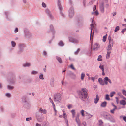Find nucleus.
Returning <instances> with one entry per match:
<instances>
[{"label": "nucleus", "instance_id": "1", "mask_svg": "<svg viewBox=\"0 0 126 126\" xmlns=\"http://www.w3.org/2000/svg\"><path fill=\"white\" fill-rule=\"evenodd\" d=\"M104 5L106 8H108L109 7V5L108 3L107 0H105L104 1L102 2L100 4L99 9L101 12L102 13H103L104 12Z\"/></svg>", "mask_w": 126, "mask_h": 126}, {"label": "nucleus", "instance_id": "2", "mask_svg": "<svg viewBox=\"0 0 126 126\" xmlns=\"http://www.w3.org/2000/svg\"><path fill=\"white\" fill-rule=\"evenodd\" d=\"M9 76L7 79V81L10 84H14L16 81L15 75L11 73L9 74Z\"/></svg>", "mask_w": 126, "mask_h": 126}, {"label": "nucleus", "instance_id": "3", "mask_svg": "<svg viewBox=\"0 0 126 126\" xmlns=\"http://www.w3.org/2000/svg\"><path fill=\"white\" fill-rule=\"evenodd\" d=\"M24 37L28 39H30L33 37L32 34L28 29H25L24 30Z\"/></svg>", "mask_w": 126, "mask_h": 126}, {"label": "nucleus", "instance_id": "4", "mask_svg": "<svg viewBox=\"0 0 126 126\" xmlns=\"http://www.w3.org/2000/svg\"><path fill=\"white\" fill-rule=\"evenodd\" d=\"M102 115L105 119L111 122H114V120L111 115L108 113L104 112L102 114Z\"/></svg>", "mask_w": 126, "mask_h": 126}, {"label": "nucleus", "instance_id": "5", "mask_svg": "<svg viewBox=\"0 0 126 126\" xmlns=\"http://www.w3.org/2000/svg\"><path fill=\"white\" fill-rule=\"evenodd\" d=\"M25 47V44L23 43H20L18 44V50L17 51V53L20 54L22 53L24 50V48Z\"/></svg>", "mask_w": 126, "mask_h": 126}, {"label": "nucleus", "instance_id": "6", "mask_svg": "<svg viewBox=\"0 0 126 126\" xmlns=\"http://www.w3.org/2000/svg\"><path fill=\"white\" fill-rule=\"evenodd\" d=\"M61 94L59 93L55 94L54 96V100L57 103H60L61 99Z\"/></svg>", "mask_w": 126, "mask_h": 126}, {"label": "nucleus", "instance_id": "7", "mask_svg": "<svg viewBox=\"0 0 126 126\" xmlns=\"http://www.w3.org/2000/svg\"><path fill=\"white\" fill-rule=\"evenodd\" d=\"M78 94L79 98L83 101H85L87 98L88 94H84L81 91H79Z\"/></svg>", "mask_w": 126, "mask_h": 126}, {"label": "nucleus", "instance_id": "8", "mask_svg": "<svg viewBox=\"0 0 126 126\" xmlns=\"http://www.w3.org/2000/svg\"><path fill=\"white\" fill-rule=\"evenodd\" d=\"M36 116L37 121L39 122H42L44 120V116L42 113L38 112H36Z\"/></svg>", "mask_w": 126, "mask_h": 126}, {"label": "nucleus", "instance_id": "9", "mask_svg": "<svg viewBox=\"0 0 126 126\" xmlns=\"http://www.w3.org/2000/svg\"><path fill=\"white\" fill-rule=\"evenodd\" d=\"M69 41L75 44H77L79 43V41L78 39L74 38L72 36L68 37Z\"/></svg>", "mask_w": 126, "mask_h": 126}, {"label": "nucleus", "instance_id": "10", "mask_svg": "<svg viewBox=\"0 0 126 126\" xmlns=\"http://www.w3.org/2000/svg\"><path fill=\"white\" fill-rule=\"evenodd\" d=\"M68 16L70 18H72L74 14V9L73 7H71L69 8L68 11Z\"/></svg>", "mask_w": 126, "mask_h": 126}, {"label": "nucleus", "instance_id": "11", "mask_svg": "<svg viewBox=\"0 0 126 126\" xmlns=\"http://www.w3.org/2000/svg\"><path fill=\"white\" fill-rule=\"evenodd\" d=\"M45 11L46 14H47L48 16L51 19H53V17L52 14L49 9H46Z\"/></svg>", "mask_w": 126, "mask_h": 126}, {"label": "nucleus", "instance_id": "12", "mask_svg": "<svg viewBox=\"0 0 126 126\" xmlns=\"http://www.w3.org/2000/svg\"><path fill=\"white\" fill-rule=\"evenodd\" d=\"M99 47V46L97 43H95L94 45L92 47V46H91V52L92 51V50H97L98 48Z\"/></svg>", "mask_w": 126, "mask_h": 126}, {"label": "nucleus", "instance_id": "13", "mask_svg": "<svg viewBox=\"0 0 126 126\" xmlns=\"http://www.w3.org/2000/svg\"><path fill=\"white\" fill-rule=\"evenodd\" d=\"M31 66V63H30L26 62L22 64V66L23 67H29Z\"/></svg>", "mask_w": 126, "mask_h": 126}, {"label": "nucleus", "instance_id": "14", "mask_svg": "<svg viewBox=\"0 0 126 126\" xmlns=\"http://www.w3.org/2000/svg\"><path fill=\"white\" fill-rule=\"evenodd\" d=\"M23 102H24V107L25 108L27 109H29L30 107V105L28 103L27 101L25 100H23Z\"/></svg>", "mask_w": 126, "mask_h": 126}, {"label": "nucleus", "instance_id": "15", "mask_svg": "<svg viewBox=\"0 0 126 126\" xmlns=\"http://www.w3.org/2000/svg\"><path fill=\"white\" fill-rule=\"evenodd\" d=\"M51 32L53 33H55V31L54 29V27L53 25H51L50 26L49 31H47L48 32Z\"/></svg>", "mask_w": 126, "mask_h": 126}, {"label": "nucleus", "instance_id": "16", "mask_svg": "<svg viewBox=\"0 0 126 126\" xmlns=\"http://www.w3.org/2000/svg\"><path fill=\"white\" fill-rule=\"evenodd\" d=\"M76 121L78 125V126H80L81 125V123L79 116H77L76 117Z\"/></svg>", "mask_w": 126, "mask_h": 126}, {"label": "nucleus", "instance_id": "17", "mask_svg": "<svg viewBox=\"0 0 126 126\" xmlns=\"http://www.w3.org/2000/svg\"><path fill=\"white\" fill-rule=\"evenodd\" d=\"M54 78H52L51 79L50 82V85L52 87H53L54 86Z\"/></svg>", "mask_w": 126, "mask_h": 126}, {"label": "nucleus", "instance_id": "18", "mask_svg": "<svg viewBox=\"0 0 126 126\" xmlns=\"http://www.w3.org/2000/svg\"><path fill=\"white\" fill-rule=\"evenodd\" d=\"M99 99V97L97 94L96 95V98L94 99V102L95 104H97L98 102Z\"/></svg>", "mask_w": 126, "mask_h": 126}, {"label": "nucleus", "instance_id": "19", "mask_svg": "<svg viewBox=\"0 0 126 126\" xmlns=\"http://www.w3.org/2000/svg\"><path fill=\"white\" fill-rule=\"evenodd\" d=\"M93 19L91 18V20H92V23L91 25V33H90V39H91V36L92 32V28H94V24H93Z\"/></svg>", "mask_w": 126, "mask_h": 126}, {"label": "nucleus", "instance_id": "20", "mask_svg": "<svg viewBox=\"0 0 126 126\" xmlns=\"http://www.w3.org/2000/svg\"><path fill=\"white\" fill-rule=\"evenodd\" d=\"M98 81L100 85H104V82L101 78H99L98 79Z\"/></svg>", "mask_w": 126, "mask_h": 126}, {"label": "nucleus", "instance_id": "21", "mask_svg": "<svg viewBox=\"0 0 126 126\" xmlns=\"http://www.w3.org/2000/svg\"><path fill=\"white\" fill-rule=\"evenodd\" d=\"M56 58L60 63L61 64L62 63V60L61 58L58 56H56Z\"/></svg>", "mask_w": 126, "mask_h": 126}, {"label": "nucleus", "instance_id": "22", "mask_svg": "<svg viewBox=\"0 0 126 126\" xmlns=\"http://www.w3.org/2000/svg\"><path fill=\"white\" fill-rule=\"evenodd\" d=\"M82 91L83 92L84 94H88L87 89L85 88H83L81 89Z\"/></svg>", "mask_w": 126, "mask_h": 126}, {"label": "nucleus", "instance_id": "23", "mask_svg": "<svg viewBox=\"0 0 126 126\" xmlns=\"http://www.w3.org/2000/svg\"><path fill=\"white\" fill-rule=\"evenodd\" d=\"M7 88L8 90H12L14 88V87L8 85L7 86Z\"/></svg>", "mask_w": 126, "mask_h": 126}, {"label": "nucleus", "instance_id": "24", "mask_svg": "<svg viewBox=\"0 0 126 126\" xmlns=\"http://www.w3.org/2000/svg\"><path fill=\"white\" fill-rule=\"evenodd\" d=\"M111 53V51H108L107 53L106 58L108 59L110 57V54Z\"/></svg>", "mask_w": 126, "mask_h": 126}, {"label": "nucleus", "instance_id": "25", "mask_svg": "<svg viewBox=\"0 0 126 126\" xmlns=\"http://www.w3.org/2000/svg\"><path fill=\"white\" fill-rule=\"evenodd\" d=\"M57 4L59 10H60L62 9V6L61 5L60 1V0H58Z\"/></svg>", "mask_w": 126, "mask_h": 126}, {"label": "nucleus", "instance_id": "26", "mask_svg": "<svg viewBox=\"0 0 126 126\" xmlns=\"http://www.w3.org/2000/svg\"><path fill=\"white\" fill-rule=\"evenodd\" d=\"M38 72L35 70H33L31 72V74L32 75H35L38 74Z\"/></svg>", "mask_w": 126, "mask_h": 126}, {"label": "nucleus", "instance_id": "27", "mask_svg": "<svg viewBox=\"0 0 126 126\" xmlns=\"http://www.w3.org/2000/svg\"><path fill=\"white\" fill-rule=\"evenodd\" d=\"M11 46L12 47H14L16 46V44L14 41H11Z\"/></svg>", "mask_w": 126, "mask_h": 126}, {"label": "nucleus", "instance_id": "28", "mask_svg": "<svg viewBox=\"0 0 126 126\" xmlns=\"http://www.w3.org/2000/svg\"><path fill=\"white\" fill-rule=\"evenodd\" d=\"M107 102H106L104 101L102 102L101 104V106L102 107H105L106 105Z\"/></svg>", "mask_w": 126, "mask_h": 126}, {"label": "nucleus", "instance_id": "29", "mask_svg": "<svg viewBox=\"0 0 126 126\" xmlns=\"http://www.w3.org/2000/svg\"><path fill=\"white\" fill-rule=\"evenodd\" d=\"M113 46L108 45L107 47V50L108 51H111L112 48Z\"/></svg>", "mask_w": 126, "mask_h": 126}, {"label": "nucleus", "instance_id": "30", "mask_svg": "<svg viewBox=\"0 0 126 126\" xmlns=\"http://www.w3.org/2000/svg\"><path fill=\"white\" fill-rule=\"evenodd\" d=\"M5 14L6 15V19L8 20H10L11 19V18L10 17H8L7 15L9 13V12H5Z\"/></svg>", "mask_w": 126, "mask_h": 126}, {"label": "nucleus", "instance_id": "31", "mask_svg": "<svg viewBox=\"0 0 126 126\" xmlns=\"http://www.w3.org/2000/svg\"><path fill=\"white\" fill-rule=\"evenodd\" d=\"M105 80H107L110 84L112 83L111 80L110 79H109L107 77H105Z\"/></svg>", "mask_w": 126, "mask_h": 126}, {"label": "nucleus", "instance_id": "32", "mask_svg": "<svg viewBox=\"0 0 126 126\" xmlns=\"http://www.w3.org/2000/svg\"><path fill=\"white\" fill-rule=\"evenodd\" d=\"M120 103L121 104L123 105L126 104V103L125 101L123 100H122L120 101Z\"/></svg>", "mask_w": 126, "mask_h": 126}, {"label": "nucleus", "instance_id": "33", "mask_svg": "<svg viewBox=\"0 0 126 126\" xmlns=\"http://www.w3.org/2000/svg\"><path fill=\"white\" fill-rule=\"evenodd\" d=\"M58 45L60 46L63 47L64 45V44L62 41H61L58 43Z\"/></svg>", "mask_w": 126, "mask_h": 126}, {"label": "nucleus", "instance_id": "34", "mask_svg": "<svg viewBox=\"0 0 126 126\" xmlns=\"http://www.w3.org/2000/svg\"><path fill=\"white\" fill-rule=\"evenodd\" d=\"M62 10H60V14L63 17H65V14H64L63 12H62Z\"/></svg>", "mask_w": 126, "mask_h": 126}, {"label": "nucleus", "instance_id": "35", "mask_svg": "<svg viewBox=\"0 0 126 126\" xmlns=\"http://www.w3.org/2000/svg\"><path fill=\"white\" fill-rule=\"evenodd\" d=\"M113 40H110L109 41V45L111 46H113Z\"/></svg>", "mask_w": 126, "mask_h": 126}, {"label": "nucleus", "instance_id": "36", "mask_svg": "<svg viewBox=\"0 0 126 126\" xmlns=\"http://www.w3.org/2000/svg\"><path fill=\"white\" fill-rule=\"evenodd\" d=\"M5 96L8 98H10L11 96V94L9 93H7L5 94Z\"/></svg>", "mask_w": 126, "mask_h": 126}, {"label": "nucleus", "instance_id": "37", "mask_svg": "<svg viewBox=\"0 0 126 126\" xmlns=\"http://www.w3.org/2000/svg\"><path fill=\"white\" fill-rule=\"evenodd\" d=\"M85 76V74L84 73H82L81 75V79L82 80H83Z\"/></svg>", "mask_w": 126, "mask_h": 126}, {"label": "nucleus", "instance_id": "38", "mask_svg": "<svg viewBox=\"0 0 126 126\" xmlns=\"http://www.w3.org/2000/svg\"><path fill=\"white\" fill-rule=\"evenodd\" d=\"M69 74L70 76H73L75 77V75L73 72L71 71H70L69 72Z\"/></svg>", "mask_w": 126, "mask_h": 126}, {"label": "nucleus", "instance_id": "39", "mask_svg": "<svg viewBox=\"0 0 126 126\" xmlns=\"http://www.w3.org/2000/svg\"><path fill=\"white\" fill-rule=\"evenodd\" d=\"M101 57L102 56L101 55H99L97 58V60L98 61H102V60L101 59Z\"/></svg>", "mask_w": 126, "mask_h": 126}, {"label": "nucleus", "instance_id": "40", "mask_svg": "<svg viewBox=\"0 0 126 126\" xmlns=\"http://www.w3.org/2000/svg\"><path fill=\"white\" fill-rule=\"evenodd\" d=\"M119 29H120L119 27L118 26H117L115 27V29L114 30V31L115 32H117L118 30H119Z\"/></svg>", "mask_w": 126, "mask_h": 126}, {"label": "nucleus", "instance_id": "41", "mask_svg": "<svg viewBox=\"0 0 126 126\" xmlns=\"http://www.w3.org/2000/svg\"><path fill=\"white\" fill-rule=\"evenodd\" d=\"M99 124L98 126H104L103 125V122L101 120H100L99 121Z\"/></svg>", "mask_w": 126, "mask_h": 126}, {"label": "nucleus", "instance_id": "42", "mask_svg": "<svg viewBox=\"0 0 126 126\" xmlns=\"http://www.w3.org/2000/svg\"><path fill=\"white\" fill-rule=\"evenodd\" d=\"M42 54L43 56H46L47 55V52L45 50H44Z\"/></svg>", "mask_w": 126, "mask_h": 126}, {"label": "nucleus", "instance_id": "43", "mask_svg": "<svg viewBox=\"0 0 126 126\" xmlns=\"http://www.w3.org/2000/svg\"><path fill=\"white\" fill-rule=\"evenodd\" d=\"M115 94V92L114 91L112 92H111L110 94V96L111 97H112L114 94Z\"/></svg>", "mask_w": 126, "mask_h": 126}, {"label": "nucleus", "instance_id": "44", "mask_svg": "<svg viewBox=\"0 0 126 126\" xmlns=\"http://www.w3.org/2000/svg\"><path fill=\"white\" fill-rule=\"evenodd\" d=\"M117 108H114L113 109L111 110H110V112L114 114V111L115 110L117 109Z\"/></svg>", "mask_w": 126, "mask_h": 126}, {"label": "nucleus", "instance_id": "45", "mask_svg": "<svg viewBox=\"0 0 126 126\" xmlns=\"http://www.w3.org/2000/svg\"><path fill=\"white\" fill-rule=\"evenodd\" d=\"M107 36V34H106V35L103 36V42H105L106 39V37Z\"/></svg>", "mask_w": 126, "mask_h": 126}, {"label": "nucleus", "instance_id": "46", "mask_svg": "<svg viewBox=\"0 0 126 126\" xmlns=\"http://www.w3.org/2000/svg\"><path fill=\"white\" fill-rule=\"evenodd\" d=\"M80 48H78L77 50L74 52V54L77 55V54L80 51Z\"/></svg>", "mask_w": 126, "mask_h": 126}, {"label": "nucleus", "instance_id": "47", "mask_svg": "<svg viewBox=\"0 0 126 126\" xmlns=\"http://www.w3.org/2000/svg\"><path fill=\"white\" fill-rule=\"evenodd\" d=\"M105 99L106 100H109L110 99L109 98V95L108 94H107L106 95Z\"/></svg>", "mask_w": 126, "mask_h": 126}, {"label": "nucleus", "instance_id": "48", "mask_svg": "<svg viewBox=\"0 0 126 126\" xmlns=\"http://www.w3.org/2000/svg\"><path fill=\"white\" fill-rule=\"evenodd\" d=\"M122 92L123 94L126 96V91L125 90H123Z\"/></svg>", "mask_w": 126, "mask_h": 126}, {"label": "nucleus", "instance_id": "49", "mask_svg": "<svg viewBox=\"0 0 126 126\" xmlns=\"http://www.w3.org/2000/svg\"><path fill=\"white\" fill-rule=\"evenodd\" d=\"M49 99L50 102L52 103V106H54V104L53 102V100H52L51 97H50L49 98Z\"/></svg>", "mask_w": 126, "mask_h": 126}, {"label": "nucleus", "instance_id": "50", "mask_svg": "<svg viewBox=\"0 0 126 126\" xmlns=\"http://www.w3.org/2000/svg\"><path fill=\"white\" fill-rule=\"evenodd\" d=\"M39 79H44V78L43 77V75L42 74H41L39 76Z\"/></svg>", "mask_w": 126, "mask_h": 126}, {"label": "nucleus", "instance_id": "51", "mask_svg": "<svg viewBox=\"0 0 126 126\" xmlns=\"http://www.w3.org/2000/svg\"><path fill=\"white\" fill-rule=\"evenodd\" d=\"M69 67L72 69L73 70H75V68L74 67L73 65L72 64H71L70 66Z\"/></svg>", "mask_w": 126, "mask_h": 126}, {"label": "nucleus", "instance_id": "52", "mask_svg": "<svg viewBox=\"0 0 126 126\" xmlns=\"http://www.w3.org/2000/svg\"><path fill=\"white\" fill-rule=\"evenodd\" d=\"M99 67L102 70V71L104 70L103 66L101 64L99 66Z\"/></svg>", "mask_w": 126, "mask_h": 126}, {"label": "nucleus", "instance_id": "53", "mask_svg": "<svg viewBox=\"0 0 126 126\" xmlns=\"http://www.w3.org/2000/svg\"><path fill=\"white\" fill-rule=\"evenodd\" d=\"M92 14H93L94 13L96 15H98L99 14V13L96 10L94 12H93L92 13Z\"/></svg>", "mask_w": 126, "mask_h": 126}, {"label": "nucleus", "instance_id": "54", "mask_svg": "<svg viewBox=\"0 0 126 126\" xmlns=\"http://www.w3.org/2000/svg\"><path fill=\"white\" fill-rule=\"evenodd\" d=\"M43 109L42 108H39L38 109V112H39V113H42V112L43 111Z\"/></svg>", "mask_w": 126, "mask_h": 126}, {"label": "nucleus", "instance_id": "55", "mask_svg": "<svg viewBox=\"0 0 126 126\" xmlns=\"http://www.w3.org/2000/svg\"><path fill=\"white\" fill-rule=\"evenodd\" d=\"M81 113L82 115L83 116H84V110H82L80 112Z\"/></svg>", "mask_w": 126, "mask_h": 126}, {"label": "nucleus", "instance_id": "56", "mask_svg": "<svg viewBox=\"0 0 126 126\" xmlns=\"http://www.w3.org/2000/svg\"><path fill=\"white\" fill-rule=\"evenodd\" d=\"M32 118L31 117L27 118H26V120L27 121H29L30 120H32Z\"/></svg>", "mask_w": 126, "mask_h": 126}, {"label": "nucleus", "instance_id": "57", "mask_svg": "<svg viewBox=\"0 0 126 126\" xmlns=\"http://www.w3.org/2000/svg\"><path fill=\"white\" fill-rule=\"evenodd\" d=\"M18 31V28H16L14 30V32L15 33H16Z\"/></svg>", "mask_w": 126, "mask_h": 126}, {"label": "nucleus", "instance_id": "58", "mask_svg": "<svg viewBox=\"0 0 126 126\" xmlns=\"http://www.w3.org/2000/svg\"><path fill=\"white\" fill-rule=\"evenodd\" d=\"M42 6L44 8H45L46 7V4L44 2H42Z\"/></svg>", "mask_w": 126, "mask_h": 126}, {"label": "nucleus", "instance_id": "59", "mask_svg": "<svg viewBox=\"0 0 126 126\" xmlns=\"http://www.w3.org/2000/svg\"><path fill=\"white\" fill-rule=\"evenodd\" d=\"M0 111L2 112H3L4 111V109L3 107L1 106L0 107Z\"/></svg>", "mask_w": 126, "mask_h": 126}, {"label": "nucleus", "instance_id": "60", "mask_svg": "<svg viewBox=\"0 0 126 126\" xmlns=\"http://www.w3.org/2000/svg\"><path fill=\"white\" fill-rule=\"evenodd\" d=\"M47 113V110L45 109H43L42 113L45 114Z\"/></svg>", "mask_w": 126, "mask_h": 126}, {"label": "nucleus", "instance_id": "61", "mask_svg": "<svg viewBox=\"0 0 126 126\" xmlns=\"http://www.w3.org/2000/svg\"><path fill=\"white\" fill-rule=\"evenodd\" d=\"M69 59L70 61H74L75 60L74 59L71 58L70 57H69Z\"/></svg>", "mask_w": 126, "mask_h": 126}, {"label": "nucleus", "instance_id": "62", "mask_svg": "<svg viewBox=\"0 0 126 126\" xmlns=\"http://www.w3.org/2000/svg\"><path fill=\"white\" fill-rule=\"evenodd\" d=\"M86 0H83V5L84 6V7H86Z\"/></svg>", "mask_w": 126, "mask_h": 126}, {"label": "nucleus", "instance_id": "63", "mask_svg": "<svg viewBox=\"0 0 126 126\" xmlns=\"http://www.w3.org/2000/svg\"><path fill=\"white\" fill-rule=\"evenodd\" d=\"M115 99L116 100V103L117 104H118L119 103V99L117 97H116Z\"/></svg>", "mask_w": 126, "mask_h": 126}, {"label": "nucleus", "instance_id": "64", "mask_svg": "<svg viewBox=\"0 0 126 126\" xmlns=\"http://www.w3.org/2000/svg\"><path fill=\"white\" fill-rule=\"evenodd\" d=\"M104 84H105L106 85H107L108 83L107 82V81L105 80V78L104 79Z\"/></svg>", "mask_w": 126, "mask_h": 126}]
</instances>
